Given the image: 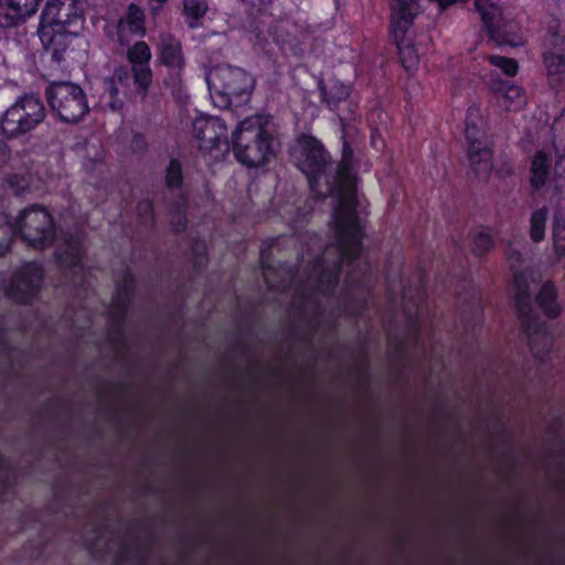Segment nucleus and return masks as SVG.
Wrapping results in <instances>:
<instances>
[{
  "label": "nucleus",
  "mask_w": 565,
  "mask_h": 565,
  "mask_svg": "<svg viewBox=\"0 0 565 565\" xmlns=\"http://www.w3.org/2000/svg\"><path fill=\"white\" fill-rule=\"evenodd\" d=\"M14 182H17L18 184L21 183H25L24 182V179L23 178H19L18 175H14V177H11L9 179V183L13 186L14 185ZM25 186V184H22L21 188L23 189Z\"/></svg>",
  "instance_id": "de8ad7c7"
},
{
  "label": "nucleus",
  "mask_w": 565,
  "mask_h": 565,
  "mask_svg": "<svg viewBox=\"0 0 565 565\" xmlns=\"http://www.w3.org/2000/svg\"><path fill=\"white\" fill-rule=\"evenodd\" d=\"M531 182L534 188L537 189L546 182L548 174V160L543 151H537L534 154L531 164Z\"/></svg>",
  "instance_id": "c85d7f7f"
},
{
  "label": "nucleus",
  "mask_w": 565,
  "mask_h": 565,
  "mask_svg": "<svg viewBox=\"0 0 565 565\" xmlns=\"http://www.w3.org/2000/svg\"><path fill=\"white\" fill-rule=\"evenodd\" d=\"M103 533H104V531H103V530H98V532H97V534H96V537H97V539H102Z\"/></svg>",
  "instance_id": "603ef678"
},
{
  "label": "nucleus",
  "mask_w": 565,
  "mask_h": 565,
  "mask_svg": "<svg viewBox=\"0 0 565 565\" xmlns=\"http://www.w3.org/2000/svg\"><path fill=\"white\" fill-rule=\"evenodd\" d=\"M532 280L531 271H514L513 287L515 292V306L520 319L527 318L532 315L533 308L530 299V284Z\"/></svg>",
  "instance_id": "b1692460"
},
{
  "label": "nucleus",
  "mask_w": 565,
  "mask_h": 565,
  "mask_svg": "<svg viewBox=\"0 0 565 565\" xmlns=\"http://www.w3.org/2000/svg\"><path fill=\"white\" fill-rule=\"evenodd\" d=\"M475 7L481 17L490 40L498 45L520 46L524 44L519 23L503 15L498 0H476Z\"/></svg>",
  "instance_id": "6e6552de"
},
{
  "label": "nucleus",
  "mask_w": 565,
  "mask_h": 565,
  "mask_svg": "<svg viewBox=\"0 0 565 565\" xmlns=\"http://www.w3.org/2000/svg\"><path fill=\"white\" fill-rule=\"evenodd\" d=\"M497 92L500 94L502 103L508 109H510L512 104L519 106L524 102L523 89L516 85L503 83L497 88Z\"/></svg>",
  "instance_id": "7c9ffc66"
},
{
  "label": "nucleus",
  "mask_w": 565,
  "mask_h": 565,
  "mask_svg": "<svg viewBox=\"0 0 565 565\" xmlns=\"http://www.w3.org/2000/svg\"><path fill=\"white\" fill-rule=\"evenodd\" d=\"M543 65L548 83L556 87L565 82V39L548 31L543 41Z\"/></svg>",
  "instance_id": "2eb2a0df"
},
{
  "label": "nucleus",
  "mask_w": 565,
  "mask_h": 565,
  "mask_svg": "<svg viewBox=\"0 0 565 565\" xmlns=\"http://www.w3.org/2000/svg\"><path fill=\"white\" fill-rule=\"evenodd\" d=\"M242 2L249 6L253 10H256L257 12L265 11L269 8L273 0H241Z\"/></svg>",
  "instance_id": "79ce46f5"
},
{
  "label": "nucleus",
  "mask_w": 565,
  "mask_h": 565,
  "mask_svg": "<svg viewBox=\"0 0 565 565\" xmlns=\"http://www.w3.org/2000/svg\"><path fill=\"white\" fill-rule=\"evenodd\" d=\"M158 56L164 66L171 71H181L184 66V55L181 42L171 33L163 32L159 35Z\"/></svg>",
  "instance_id": "5701e85b"
},
{
  "label": "nucleus",
  "mask_w": 565,
  "mask_h": 565,
  "mask_svg": "<svg viewBox=\"0 0 565 565\" xmlns=\"http://www.w3.org/2000/svg\"><path fill=\"white\" fill-rule=\"evenodd\" d=\"M127 553H128V552H127V547L125 546V547L122 548V555H121V556H122V557H126Z\"/></svg>",
  "instance_id": "864d4df0"
},
{
  "label": "nucleus",
  "mask_w": 565,
  "mask_h": 565,
  "mask_svg": "<svg viewBox=\"0 0 565 565\" xmlns=\"http://www.w3.org/2000/svg\"><path fill=\"white\" fill-rule=\"evenodd\" d=\"M166 186L170 190L180 189L183 182V171L178 159H171L164 177Z\"/></svg>",
  "instance_id": "2f4dec72"
},
{
  "label": "nucleus",
  "mask_w": 565,
  "mask_h": 565,
  "mask_svg": "<svg viewBox=\"0 0 565 565\" xmlns=\"http://www.w3.org/2000/svg\"><path fill=\"white\" fill-rule=\"evenodd\" d=\"M492 245L493 239L491 234L487 231H480L477 234H475L472 238L471 250L475 255L482 256L490 250Z\"/></svg>",
  "instance_id": "e433bc0d"
},
{
  "label": "nucleus",
  "mask_w": 565,
  "mask_h": 565,
  "mask_svg": "<svg viewBox=\"0 0 565 565\" xmlns=\"http://www.w3.org/2000/svg\"><path fill=\"white\" fill-rule=\"evenodd\" d=\"M359 377L363 384L367 381V372L364 365L360 366L359 369Z\"/></svg>",
  "instance_id": "49530a36"
},
{
  "label": "nucleus",
  "mask_w": 565,
  "mask_h": 565,
  "mask_svg": "<svg viewBox=\"0 0 565 565\" xmlns=\"http://www.w3.org/2000/svg\"><path fill=\"white\" fill-rule=\"evenodd\" d=\"M148 2L151 15L156 17L162 10L163 6L168 2V0H148Z\"/></svg>",
  "instance_id": "c03bdc74"
},
{
  "label": "nucleus",
  "mask_w": 565,
  "mask_h": 565,
  "mask_svg": "<svg viewBox=\"0 0 565 565\" xmlns=\"http://www.w3.org/2000/svg\"><path fill=\"white\" fill-rule=\"evenodd\" d=\"M83 239L84 235L82 231L64 233L55 252V257L58 264L64 268L71 269L76 275L83 269Z\"/></svg>",
  "instance_id": "6ab92c4d"
},
{
  "label": "nucleus",
  "mask_w": 565,
  "mask_h": 565,
  "mask_svg": "<svg viewBox=\"0 0 565 565\" xmlns=\"http://www.w3.org/2000/svg\"><path fill=\"white\" fill-rule=\"evenodd\" d=\"M14 235V225L7 214L0 213V255H3L9 249Z\"/></svg>",
  "instance_id": "473e14b6"
},
{
  "label": "nucleus",
  "mask_w": 565,
  "mask_h": 565,
  "mask_svg": "<svg viewBox=\"0 0 565 565\" xmlns=\"http://www.w3.org/2000/svg\"><path fill=\"white\" fill-rule=\"evenodd\" d=\"M285 29L286 36L284 34H278L277 39L281 43V45L285 49H288L291 51L295 55H302L305 50L302 47V40L299 39L297 35L291 36V31L297 32V28L295 25H287Z\"/></svg>",
  "instance_id": "72a5a7b5"
},
{
  "label": "nucleus",
  "mask_w": 565,
  "mask_h": 565,
  "mask_svg": "<svg viewBox=\"0 0 565 565\" xmlns=\"http://www.w3.org/2000/svg\"><path fill=\"white\" fill-rule=\"evenodd\" d=\"M2 466H3V461H2V458L0 457V470L2 469Z\"/></svg>",
  "instance_id": "5fc2aeb1"
},
{
  "label": "nucleus",
  "mask_w": 565,
  "mask_h": 565,
  "mask_svg": "<svg viewBox=\"0 0 565 565\" xmlns=\"http://www.w3.org/2000/svg\"><path fill=\"white\" fill-rule=\"evenodd\" d=\"M183 14L190 29H196L201 25V20L209 10L206 0H182Z\"/></svg>",
  "instance_id": "bb28decb"
},
{
  "label": "nucleus",
  "mask_w": 565,
  "mask_h": 565,
  "mask_svg": "<svg viewBox=\"0 0 565 565\" xmlns=\"http://www.w3.org/2000/svg\"><path fill=\"white\" fill-rule=\"evenodd\" d=\"M418 0H395L392 3V23L391 32L398 49L399 58L404 68L411 73L414 72L419 63V54L427 46L428 40L422 35L415 42L413 31L411 30L414 18L418 14Z\"/></svg>",
  "instance_id": "7ed1b4c3"
},
{
  "label": "nucleus",
  "mask_w": 565,
  "mask_h": 565,
  "mask_svg": "<svg viewBox=\"0 0 565 565\" xmlns=\"http://www.w3.org/2000/svg\"><path fill=\"white\" fill-rule=\"evenodd\" d=\"M43 282V268L34 263H28L19 268L8 289V297L18 303H26L33 299Z\"/></svg>",
  "instance_id": "4468645a"
},
{
  "label": "nucleus",
  "mask_w": 565,
  "mask_h": 565,
  "mask_svg": "<svg viewBox=\"0 0 565 565\" xmlns=\"http://www.w3.org/2000/svg\"><path fill=\"white\" fill-rule=\"evenodd\" d=\"M145 10L136 3L128 4L116 25L117 41L121 46H128L135 36L146 35Z\"/></svg>",
  "instance_id": "a211bd4d"
},
{
  "label": "nucleus",
  "mask_w": 565,
  "mask_h": 565,
  "mask_svg": "<svg viewBox=\"0 0 565 565\" xmlns=\"http://www.w3.org/2000/svg\"><path fill=\"white\" fill-rule=\"evenodd\" d=\"M565 121V115H561V117L555 121L556 125H562Z\"/></svg>",
  "instance_id": "3c124183"
},
{
  "label": "nucleus",
  "mask_w": 565,
  "mask_h": 565,
  "mask_svg": "<svg viewBox=\"0 0 565 565\" xmlns=\"http://www.w3.org/2000/svg\"><path fill=\"white\" fill-rule=\"evenodd\" d=\"M422 291L415 290V296L411 289H404L403 291V306L406 316L412 319L413 315L416 313L417 307L422 301Z\"/></svg>",
  "instance_id": "58836bf2"
},
{
  "label": "nucleus",
  "mask_w": 565,
  "mask_h": 565,
  "mask_svg": "<svg viewBox=\"0 0 565 565\" xmlns=\"http://www.w3.org/2000/svg\"><path fill=\"white\" fill-rule=\"evenodd\" d=\"M466 139L471 170L480 180H487L492 171V151L483 128L480 109L469 107L466 117Z\"/></svg>",
  "instance_id": "423d86ee"
},
{
  "label": "nucleus",
  "mask_w": 565,
  "mask_h": 565,
  "mask_svg": "<svg viewBox=\"0 0 565 565\" xmlns=\"http://www.w3.org/2000/svg\"><path fill=\"white\" fill-rule=\"evenodd\" d=\"M556 299L557 294L554 284L551 281L544 282L536 296V301L544 313L552 319L561 312V306Z\"/></svg>",
  "instance_id": "a878e982"
},
{
  "label": "nucleus",
  "mask_w": 565,
  "mask_h": 565,
  "mask_svg": "<svg viewBox=\"0 0 565 565\" xmlns=\"http://www.w3.org/2000/svg\"><path fill=\"white\" fill-rule=\"evenodd\" d=\"M186 204L185 198L179 195L170 206V223L175 233L184 232L186 228Z\"/></svg>",
  "instance_id": "c756f323"
},
{
  "label": "nucleus",
  "mask_w": 565,
  "mask_h": 565,
  "mask_svg": "<svg viewBox=\"0 0 565 565\" xmlns=\"http://www.w3.org/2000/svg\"><path fill=\"white\" fill-rule=\"evenodd\" d=\"M319 90L321 93L322 102L330 109H334L341 102H344L351 93V87L339 82L335 78H329L328 82L319 81Z\"/></svg>",
  "instance_id": "393cba45"
},
{
  "label": "nucleus",
  "mask_w": 565,
  "mask_h": 565,
  "mask_svg": "<svg viewBox=\"0 0 565 565\" xmlns=\"http://www.w3.org/2000/svg\"><path fill=\"white\" fill-rule=\"evenodd\" d=\"M78 31H57L49 28H39V36L45 50L51 54L56 68H65L66 62L73 51V42Z\"/></svg>",
  "instance_id": "f3484780"
},
{
  "label": "nucleus",
  "mask_w": 565,
  "mask_h": 565,
  "mask_svg": "<svg viewBox=\"0 0 565 565\" xmlns=\"http://www.w3.org/2000/svg\"><path fill=\"white\" fill-rule=\"evenodd\" d=\"M152 54L150 46L145 41H137L127 50V60L131 65L134 83L138 93L146 97L152 83V71L150 67Z\"/></svg>",
  "instance_id": "dca6fc26"
},
{
  "label": "nucleus",
  "mask_w": 565,
  "mask_h": 565,
  "mask_svg": "<svg viewBox=\"0 0 565 565\" xmlns=\"http://www.w3.org/2000/svg\"><path fill=\"white\" fill-rule=\"evenodd\" d=\"M85 543L87 544V547L89 550H93L95 547V543L92 542L89 539H85Z\"/></svg>",
  "instance_id": "8fccbe9b"
},
{
  "label": "nucleus",
  "mask_w": 565,
  "mask_h": 565,
  "mask_svg": "<svg viewBox=\"0 0 565 565\" xmlns=\"http://www.w3.org/2000/svg\"><path fill=\"white\" fill-rule=\"evenodd\" d=\"M137 215L140 220V222L146 226H153L154 225V211H153V204L150 200L143 199L138 202L137 207Z\"/></svg>",
  "instance_id": "ea45409f"
},
{
  "label": "nucleus",
  "mask_w": 565,
  "mask_h": 565,
  "mask_svg": "<svg viewBox=\"0 0 565 565\" xmlns=\"http://www.w3.org/2000/svg\"><path fill=\"white\" fill-rule=\"evenodd\" d=\"M43 0H0V26L4 29L23 24L34 15Z\"/></svg>",
  "instance_id": "aec40b11"
},
{
  "label": "nucleus",
  "mask_w": 565,
  "mask_h": 565,
  "mask_svg": "<svg viewBox=\"0 0 565 565\" xmlns=\"http://www.w3.org/2000/svg\"><path fill=\"white\" fill-rule=\"evenodd\" d=\"M206 82L211 94L220 99L223 107L247 103L255 87V78L249 73L231 65L211 68Z\"/></svg>",
  "instance_id": "20e7f679"
},
{
  "label": "nucleus",
  "mask_w": 565,
  "mask_h": 565,
  "mask_svg": "<svg viewBox=\"0 0 565 565\" xmlns=\"http://www.w3.org/2000/svg\"><path fill=\"white\" fill-rule=\"evenodd\" d=\"M233 152L247 167H260L275 154L276 140L259 116L245 118L232 134Z\"/></svg>",
  "instance_id": "f03ea898"
},
{
  "label": "nucleus",
  "mask_w": 565,
  "mask_h": 565,
  "mask_svg": "<svg viewBox=\"0 0 565 565\" xmlns=\"http://www.w3.org/2000/svg\"><path fill=\"white\" fill-rule=\"evenodd\" d=\"M10 159V149L7 143L0 141V167L6 164Z\"/></svg>",
  "instance_id": "a18cd8bd"
},
{
  "label": "nucleus",
  "mask_w": 565,
  "mask_h": 565,
  "mask_svg": "<svg viewBox=\"0 0 565 565\" xmlns=\"http://www.w3.org/2000/svg\"><path fill=\"white\" fill-rule=\"evenodd\" d=\"M507 257L512 269H515V267L520 264L522 259L521 253L518 249L513 248L511 245L509 246V249L507 252Z\"/></svg>",
  "instance_id": "37998d69"
},
{
  "label": "nucleus",
  "mask_w": 565,
  "mask_h": 565,
  "mask_svg": "<svg viewBox=\"0 0 565 565\" xmlns=\"http://www.w3.org/2000/svg\"><path fill=\"white\" fill-rule=\"evenodd\" d=\"M553 238L558 257H565V217L562 215L554 217Z\"/></svg>",
  "instance_id": "c9c22d12"
},
{
  "label": "nucleus",
  "mask_w": 565,
  "mask_h": 565,
  "mask_svg": "<svg viewBox=\"0 0 565 565\" xmlns=\"http://www.w3.org/2000/svg\"><path fill=\"white\" fill-rule=\"evenodd\" d=\"M488 60L493 66L501 68L502 72L508 76H514L518 73L519 64L514 58L500 55H490Z\"/></svg>",
  "instance_id": "4c0bfd02"
},
{
  "label": "nucleus",
  "mask_w": 565,
  "mask_h": 565,
  "mask_svg": "<svg viewBox=\"0 0 565 565\" xmlns=\"http://www.w3.org/2000/svg\"><path fill=\"white\" fill-rule=\"evenodd\" d=\"M45 117L43 102L34 95H24L4 113L0 126L8 138H15L33 130Z\"/></svg>",
  "instance_id": "0eeeda50"
},
{
  "label": "nucleus",
  "mask_w": 565,
  "mask_h": 565,
  "mask_svg": "<svg viewBox=\"0 0 565 565\" xmlns=\"http://www.w3.org/2000/svg\"><path fill=\"white\" fill-rule=\"evenodd\" d=\"M546 214V209H540L532 213L530 234L534 242H540L544 237Z\"/></svg>",
  "instance_id": "f704fd0d"
},
{
  "label": "nucleus",
  "mask_w": 565,
  "mask_h": 565,
  "mask_svg": "<svg viewBox=\"0 0 565 565\" xmlns=\"http://www.w3.org/2000/svg\"><path fill=\"white\" fill-rule=\"evenodd\" d=\"M472 318L476 322H480L481 320V310L478 306L473 308Z\"/></svg>",
  "instance_id": "09e8293b"
},
{
  "label": "nucleus",
  "mask_w": 565,
  "mask_h": 565,
  "mask_svg": "<svg viewBox=\"0 0 565 565\" xmlns=\"http://www.w3.org/2000/svg\"><path fill=\"white\" fill-rule=\"evenodd\" d=\"M83 22V9L78 0H49L39 28L79 31Z\"/></svg>",
  "instance_id": "9b49d317"
},
{
  "label": "nucleus",
  "mask_w": 565,
  "mask_h": 565,
  "mask_svg": "<svg viewBox=\"0 0 565 565\" xmlns=\"http://www.w3.org/2000/svg\"><path fill=\"white\" fill-rule=\"evenodd\" d=\"M205 249H206V246H205V243L202 242V241H195L193 243V246H192V250H193V254H194V262H195V265L198 266H201L204 264L205 262Z\"/></svg>",
  "instance_id": "a19ab883"
},
{
  "label": "nucleus",
  "mask_w": 565,
  "mask_h": 565,
  "mask_svg": "<svg viewBox=\"0 0 565 565\" xmlns=\"http://www.w3.org/2000/svg\"><path fill=\"white\" fill-rule=\"evenodd\" d=\"M556 160L550 180L554 191L565 198V146H556Z\"/></svg>",
  "instance_id": "cd10ccee"
},
{
  "label": "nucleus",
  "mask_w": 565,
  "mask_h": 565,
  "mask_svg": "<svg viewBox=\"0 0 565 565\" xmlns=\"http://www.w3.org/2000/svg\"><path fill=\"white\" fill-rule=\"evenodd\" d=\"M132 74L127 66L119 65L115 67L113 74L104 79V94L106 105L113 111L121 110L124 107V96L129 88V82Z\"/></svg>",
  "instance_id": "412c9836"
},
{
  "label": "nucleus",
  "mask_w": 565,
  "mask_h": 565,
  "mask_svg": "<svg viewBox=\"0 0 565 565\" xmlns=\"http://www.w3.org/2000/svg\"><path fill=\"white\" fill-rule=\"evenodd\" d=\"M295 166L307 178L310 190L319 199L337 195L332 221L335 224L337 245L328 246L312 264L308 279L297 291L295 310L309 329L308 337L324 333L323 309L318 294L327 295L338 285L344 258L351 264L360 254L362 228L355 212V184L347 159L335 162L323 145L313 136L302 134L290 150Z\"/></svg>",
  "instance_id": "f257e3e1"
},
{
  "label": "nucleus",
  "mask_w": 565,
  "mask_h": 565,
  "mask_svg": "<svg viewBox=\"0 0 565 565\" xmlns=\"http://www.w3.org/2000/svg\"><path fill=\"white\" fill-rule=\"evenodd\" d=\"M192 127L201 150L216 151V158L230 151L231 143L227 137V127L222 118L199 116L194 119Z\"/></svg>",
  "instance_id": "f8f14e48"
},
{
  "label": "nucleus",
  "mask_w": 565,
  "mask_h": 565,
  "mask_svg": "<svg viewBox=\"0 0 565 565\" xmlns=\"http://www.w3.org/2000/svg\"><path fill=\"white\" fill-rule=\"evenodd\" d=\"M22 239L35 249H44L56 237L55 225L50 213L42 207L32 206L23 210L14 226Z\"/></svg>",
  "instance_id": "1a4fd4ad"
},
{
  "label": "nucleus",
  "mask_w": 565,
  "mask_h": 565,
  "mask_svg": "<svg viewBox=\"0 0 565 565\" xmlns=\"http://www.w3.org/2000/svg\"><path fill=\"white\" fill-rule=\"evenodd\" d=\"M280 238H271L264 242L260 248V263L264 270V280L269 289L285 290L289 288L296 279L294 268L287 264H280L275 267L273 257L275 249H279Z\"/></svg>",
  "instance_id": "ddd939ff"
},
{
  "label": "nucleus",
  "mask_w": 565,
  "mask_h": 565,
  "mask_svg": "<svg viewBox=\"0 0 565 565\" xmlns=\"http://www.w3.org/2000/svg\"><path fill=\"white\" fill-rule=\"evenodd\" d=\"M135 288V279L129 270L122 275V279L117 284L116 295L109 308L110 324L108 330V341L113 347L118 359H124L127 352L126 338L122 331L127 308L131 301V295Z\"/></svg>",
  "instance_id": "9d476101"
},
{
  "label": "nucleus",
  "mask_w": 565,
  "mask_h": 565,
  "mask_svg": "<svg viewBox=\"0 0 565 565\" xmlns=\"http://www.w3.org/2000/svg\"><path fill=\"white\" fill-rule=\"evenodd\" d=\"M45 97L52 111L64 122L76 124L89 111L84 89L68 81H51Z\"/></svg>",
  "instance_id": "39448f33"
},
{
  "label": "nucleus",
  "mask_w": 565,
  "mask_h": 565,
  "mask_svg": "<svg viewBox=\"0 0 565 565\" xmlns=\"http://www.w3.org/2000/svg\"><path fill=\"white\" fill-rule=\"evenodd\" d=\"M524 332L529 337V344L534 356L544 361L551 351L553 344V337L548 333L537 321V318L530 316L521 319Z\"/></svg>",
  "instance_id": "4be33fe9"
}]
</instances>
